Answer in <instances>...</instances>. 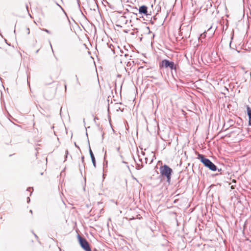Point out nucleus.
I'll list each match as a JSON object with an SVG mask.
<instances>
[{
  "mask_svg": "<svg viewBox=\"0 0 251 251\" xmlns=\"http://www.w3.org/2000/svg\"><path fill=\"white\" fill-rule=\"evenodd\" d=\"M231 41H230V46L231 45Z\"/></svg>",
  "mask_w": 251,
  "mask_h": 251,
  "instance_id": "nucleus-31",
  "label": "nucleus"
},
{
  "mask_svg": "<svg viewBox=\"0 0 251 251\" xmlns=\"http://www.w3.org/2000/svg\"><path fill=\"white\" fill-rule=\"evenodd\" d=\"M159 67L160 69L162 68H169L172 71L175 70L176 71L177 66L176 65L173 61H170L167 59H163L159 63Z\"/></svg>",
  "mask_w": 251,
  "mask_h": 251,
  "instance_id": "nucleus-3",
  "label": "nucleus"
},
{
  "mask_svg": "<svg viewBox=\"0 0 251 251\" xmlns=\"http://www.w3.org/2000/svg\"><path fill=\"white\" fill-rule=\"evenodd\" d=\"M75 79H76V83L77 84H78L79 86H80L81 85V84H80V82L78 79V77L77 75H75Z\"/></svg>",
  "mask_w": 251,
  "mask_h": 251,
  "instance_id": "nucleus-9",
  "label": "nucleus"
},
{
  "mask_svg": "<svg viewBox=\"0 0 251 251\" xmlns=\"http://www.w3.org/2000/svg\"><path fill=\"white\" fill-rule=\"evenodd\" d=\"M83 122L85 123V119H83Z\"/></svg>",
  "mask_w": 251,
  "mask_h": 251,
  "instance_id": "nucleus-28",
  "label": "nucleus"
},
{
  "mask_svg": "<svg viewBox=\"0 0 251 251\" xmlns=\"http://www.w3.org/2000/svg\"><path fill=\"white\" fill-rule=\"evenodd\" d=\"M233 35H232V37H231V39H233Z\"/></svg>",
  "mask_w": 251,
  "mask_h": 251,
  "instance_id": "nucleus-27",
  "label": "nucleus"
},
{
  "mask_svg": "<svg viewBox=\"0 0 251 251\" xmlns=\"http://www.w3.org/2000/svg\"><path fill=\"white\" fill-rule=\"evenodd\" d=\"M66 87H66V85H65V90H66Z\"/></svg>",
  "mask_w": 251,
  "mask_h": 251,
  "instance_id": "nucleus-24",
  "label": "nucleus"
},
{
  "mask_svg": "<svg viewBox=\"0 0 251 251\" xmlns=\"http://www.w3.org/2000/svg\"><path fill=\"white\" fill-rule=\"evenodd\" d=\"M89 153H90V155L91 156L92 162L93 163V164L94 167L96 168V162L95 156H94L93 152L90 148V145L89 146Z\"/></svg>",
  "mask_w": 251,
  "mask_h": 251,
  "instance_id": "nucleus-6",
  "label": "nucleus"
},
{
  "mask_svg": "<svg viewBox=\"0 0 251 251\" xmlns=\"http://www.w3.org/2000/svg\"><path fill=\"white\" fill-rule=\"evenodd\" d=\"M26 8L27 9H28V6H27V5H26Z\"/></svg>",
  "mask_w": 251,
  "mask_h": 251,
  "instance_id": "nucleus-23",
  "label": "nucleus"
},
{
  "mask_svg": "<svg viewBox=\"0 0 251 251\" xmlns=\"http://www.w3.org/2000/svg\"><path fill=\"white\" fill-rule=\"evenodd\" d=\"M34 235H35V236L36 238H37V237H37V236L35 234H34Z\"/></svg>",
  "mask_w": 251,
  "mask_h": 251,
  "instance_id": "nucleus-22",
  "label": "nucleus"
},
{
  "mask_svg": "<svg viewBox=\"0 0 251 251\" xmlns=\"http://www.w3.org/2000/svg\"><path fill=\"white\" fill-rule=\"evenodd\" d=\"M77 238L81 247L85 251H92L90 245L86 239L81 237L79 234L77 235Z\"/></svg>",
  "mask_w": 251,
  "mask_h": 251,
  "instance_id": "nucleus-4",
  "label": "nucleus"
},
{
  "mask_svg": "<svg viewBox=\"0 0 251 251\" xmlns=\"http://www.w3.org/2000/svg\"><path fill=\"white\" fill-rule=\"evenodd\" d=\"M68 154V151L66 150V158L67 157Z\"/></svg>",
  "mask_w": 251,
  "mask_h": 251,
  "instance_id": "nucleus-12",
  "label": "nucleus"
},
{
  "mask_svg": "<svg viewBox=\"0 0 251 251\" xmlns=\"http://www.w3.org/2000/svg\"><path fill=\"white\" fill-rule=\"evenodd\" d=\"M82 14L83 15V17H86L85 15H83V14L82 13Z\"/></svg>",
  "mask_w": 251,
  "mask_h": 251,
  "instance_id": "nucleus-25",
  "label": "nucleus"
},
{
  "mask_svg": "<svg viewBox=\"0 0 251 251\" xmlns=\"http://www.w3.org/2000/svg\"><path fill=\"white\" fill-rule=\"evenodd\" d=\"M247 113L249 117V125L251 126V108L249 106H247Z\"/></svg>",
  "mask_w": 251,
  "mask_h": 251,
  "instance_id": "nucleus-7",
  "label": "nucleus"
},
{
  "mask_svg": "<svg viewBox=\"0 0 251 251\" xmlns=\"http://www.w3.org/2000/svg\"><path fill=\"white\" fill-rule=\"evenodd\" d=\"M26 31L27 32V34H29L30 30L29 28H26Z\"/></svg>",
  "mask_w": 251,
  "mask_h": 251,
  "instance_id": "nucleus-11",
  "label": "nucleus"
},
{
  "mask_svg": "<svg viewBox=\"0 0 251 251\" xmlns=\"http://www.w3.org/2000/svg\"><path fill=\"white\" fill-rule=\"evenodd\" d=\"M84 157L83 156H82L81 157V160H82V162L84 161Z\"/></svg>",
  "mask_w": 251,
  "mask_h": 251,
  "instance_id": "nucleus-15",
  "label": "nucleus"
},
{
  "mask_svg": "<svg viewBox=\"0 0 251 251\" xmlns=\"http://www.w3.org/2000/svg\"><path fill=\"white\" fill-rule=\"evenodd\" d=\"M143 167V163H142L141 164H137V167H136V169H138V170H139L140 169H141Z\"/></svg>",
  "mask_w": 251,
  "mask_h": 251,
  "instance_id": "nucleus-10",
  "label": "nucleus"
},
{
  "mask_svg": "<svg viewBox=\"0 0 251 251\" xmlns=\"http://www.w3.org/2000/svg\"><path fill=\"white\" fill-rule=\"evenodd\" d=\"M218 171L219 172H220L222 171V169H218Z\"/></svg>",
  "mask_w": 251,
  "mask_h": 251,
  "instance_id": "nucleus-20",
  "label": "nucleus"
},
{
  "mask_svg": "<svg viewBox=\"0 0 251 251\" xmlns=\"http://www.w3.org/2000/svg\"><path fill=\"white\" fill-rule=\"evenodd\" d=\"M160 171L161 175L165 176L167 178V182L170 184L171 176L173 172V170L169 166L164 164L160 167Z\"/></svg>",
  "mask_w": 251,
  "mask_h": 251,
  "instance_id": "nucleus-2",
  "label": "nucleus"
},
{
  "mask_svg": "<svg viewBox=\"0 0 251 251\" xmlns=\"http://www.w3.org/2000/svg\"><path fill=\"white\" fill-rule=\"evenodd\" d=\"M77 3H78V4L79 6H80V4H79V3H80V0H77Z\"/></svg>",
  "mask_w": 251,
  "mask_h": 251,
  "instance_id": "nucleus-16",
  "label": "nucleus"
},
{
  "mask_svg": "<svg viewBox=\"0 0 251 251\" xmlns=\"http://www.w3.org/2000/svg\"><path fill=\"white\" fill-rule=\"evenodd\" d=\"M117 150L118 151H120V147H118L117 149Z\"/></svg>",
  "mask_w": 251,
  "mask_h": 251,
  "instance_id": "nucleus-18",
  "label": "nucleus"
},
{
  "mask_svg": "<svg viewBox=\"0 0 251 251\" xmlns=\"http://www.w3.org/2000/svg\"><path fill=\"white\" fill-rule=\"evenodd\" d=\"M31 190H33L32 188L29 187L27 188V190L30 191Z\"/></svg>",
  "mask_w": 251,
  "mask_h": 251,
  "instance_id": "nucleus-13",
  "label": "nucleus"
},
{
  "mask_svg": "<svg viewBox=\"0 0 251 251\" xmlns=\"http://www.w3.org/2000/svg\"><path fill=\"white\" fill-rule=\"evenodd\" d=\"M75 146L77 148H79L78 146H77L75 143Z\"/></svg>",
  "mask_w": 251,
  "mask_h": 251,
  "instance_id": "nucleus-19",
  "label": "nucleus"
},
{
  "mask_svg": "<svg viewBox=\"0 0 251 251\" xmlns=\"http://www.w3.org/2000/svg\"><path fill=\"white\" fill-rule=\"evenodd\" d=\"M198 158L206 167L212 171H215L217 170V166L212 162L209 159L205 158L203 154L198 153Z\"/></svg>",
  "mask_w": 251,
  "mask_h": 251,
  "instance_id": "nucleus-1",
  "label": "nucleus"
},
{
  "mask_svg": "<svg viewBox=\"0 0 251 251\" xmlns=\"http://www.w3.org/2000/svg\"><path fill=\"white\" fill-rule=\"evenodd\" d=\"M233 182H236V180H233Z\"/></svg>",
  "mask_w": 251,
  "mask_h": 251,
  "instance_id": "nucleus-29",
  "label": "nucleus"
},
{
  "mask_svg": "<svg viewBox=\"0 0 251 251\" xmlns=\"http://www.w3.org/2000/svg\"><path fill=\"white\" fill-rule=\"evenodd\" d=\"M44 30L45 32H47V33H50L49 30H48V29H44Z\"/></svg>",
  "mask_w": 251,
  "mask_h": 251,
  "instance_id": "nucleus-14",
  "label": "nucleus"
},
{
  "mask_svg": "<svg viewBox=\"0 0 251 251\" xmlns=\"http://www.w3.org/2000/svg\"><path fill=\"white\" fill-rule=\"evenodd\" d=\"M30 212L31 213H32V210H30Z\"/></svg>",
  "mask_w": 251,
  "mask_h": 251,
  "instance_id": "nucleus-21",
  "label": "nucleus"
},
{
  "mask_svg": "<svg viewBox=\"0 0 251 251\" xmlns=\"http://www.w3.org/2000/svg\"><path fill=\"white\" fill-rule=\"evenodd\" d=\"M27 202H29L30 201V199H29V197H28V198H27Z\"/></svg>",
  "mask_w": 251,
  "mask_h": 251,
  "instance_id": "nucleus-17",
  "label": "nucleus"
},
{
  "mask_svg": "<svg viewBox=\"0 0 251 251\" xmlns=\"http://www.w3.org/2000/svg\"><path fill=\"white\" fill-rule=\"evenodd\" d=\"M139 160L142 162V159H139Z\"/></svg>",
  "mask_w": 251,
  "mask_h": 251,
  "instance_id": "nucleus-26",
  "label": "nucleus"
},
{
  "mask_svg": "<svg viewBox=\"0 0 251 251\" xmlns=\"http://www.w3.org/2000/svg\"><path fill=\"white\" fill-rule=\"evenodd\" d=\"M227 123L229 125V126H231L233 125L234 123V121L232 119H229L227 122Z\"/></svg>",
  "mask_w": 251,
  "mask_h": 251,
  "instance_id": "nucleus-8",
  "label": "nucleus"
},
{
  "mask_svg": "<svg viewBox=\"0 0 251 251\" xmlns=\"http://www.w3.org/2000/svg\"><path fill=\"white\" fill-rule=\"evenodd\" d=\"M136 10H138L139 13L140 14H143L146 16H148V7L146 5H142L139 7L138 9L136 7L135 8Z\"/></svg>",
  "mask_w": 251,
  "mask_h": 251,
  "instance_id": "nucleus-5",
  "label": "nucleus"
},
{
  "mask_svg": "<svg viewBox=\"0 0 251 251\" xmlns=\"http://www.w3.org/2000/svg\"><path fill=\"white\" fill-rule=\"evenodd\" d=\"M14 32L15 33V32H16V30H14Z\"/></svg>",
  "mask_w": 251,
  "mask_h": 251,
  "instance_id": "nucleus-30",
  "label": "nucleus"
}]
</instances>
